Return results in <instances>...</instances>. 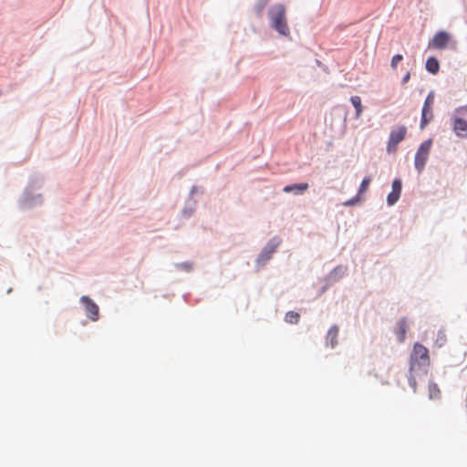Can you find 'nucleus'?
<instances>
[{
    "instance_id": "nucleus-11",
    "label": "nucleus",
    "mask_w": 467,
    "mask_h": 467,
    "mask_svg": "<svg viewBox=\"0 0 467 467\" xmlns=\"http://www.w3.org/2000/svg\"><path fill=\"white\" fill-rule=\"evenodd\" d=\"M450 41V35L445 31H440L434 35L430 46L437 49H443L447 47Z\"/></svg>"
},
{
    "instance_id": "nucleus-18",
    "label": "nucleus",
    "mask_w": 467,
    "mask_h": 467,
    "mask_svg": "<svg viewBox=\"0 0 467 467\" xmlns=\"http://www.w3.org/2000/svg\"><path fill=\"white\" fill-rule=\"evenodd\" d=\"M270 0H257L254 5V12L256 16L261 17L265 6Z\"/></svg>"
},
{
    "instance_id": "nucleus-26",
    "label": "nucleus",
    "mask_w": 467,
    "mask_h": 467,
    "mask_svg": "<svg viewBox=\"0 0 467 467\" xmlns=\"http://www.w3.org/2000/svg\"><path fill=\"white\" fill-rule=\"evenodd\" d=\"M359 201V194L358 193L356 196H354L353 198L346 201L343 204L344 206H353L355 205Z\"/></svg>"
},
{
    "instance_id": "nucleus-21",
    "label": "nucleus",
    "mask_w": 467,
    "mask_h": 467,
    "mask_svg": "<svg viewBox=\"0 0 467 467\" xmlns=\"http://www.w3.org/2000/svg\"><path fill=\"white\" fill-rule=\"evenodd\" d=\"M300 318V315L295 311H288L285 314V321L290 324H297Z\"/></svg>"
},
{
    "instance_id": "nucleus-2",
    "label": "nucleus",
    "mask_w": 467,
    "mask_h": 467,
    "mask_svg": "<svg viewBox=\"0 0 467 467\" xmlns=\"http://www.w3.org/2000/svg\"><path fill=\"white\" fill-rule=\"evenodd\" d=\"M43 180L41 178H32L29 184L25 189L24 192L18 200V205L23 210L32 209L40 206L44 202V198L41 193L34 192L35 187H40Z\"/></svg>"
},
{
    "instance_id": "nucleus-13",
    "label": "nucleus",
    "mask_w": 467,
    "mask_h": 467,
    "mask_svg": "<svg viewBox=\"0 0 467 467\" xmlns=\"http://www.w3.org/2000/svg\"><path fill=\"white\" fill-rule=\"evenodd\" d=\"M308 187L309 185L306 182L294 183L285 186L283 191L287 193L293 192L296 195H299L306 192Z\"/></svg>"
},
{
    "instance_id": "nucleus-20",
    "label": "nucleus",
    "mask_w": 467,
    "mask_h": 467,
    "mask_svg": "<svg viewBox=\"0 0 467 467\" xmlns=\"http://www.w3.org/2000/svg\"><path fill=\"white\" fill-rule=\"evenodd\" d=\"M350 101H351L353 107L356 109V117L359 118L360 115H361V112H362V103H361L360 97H358V96H352L350 98Z\"/></svg>"
},
{
    "instance_id": "nucleus-1",
    "label": "nucleus",
    "mask_w": 467,
    "mask_h": 467,
    "mask_svg": "<svg viewBox=\"0 0 467 467\" xmlns=\"http://www.w3.org/2000/svg\"><path fill=\"white\" fill-rule=\"evenodd\" d=\"M430 365L429 351L421 344L416 343L410 355V370L408 375V382L410 387L416 391V378L425 376L428 372Z\"/></svg>"
},
{
    "instance_id": "nucleus-6",
    "label": "nucleus",
    "mask_w": 467,
    "mask_h": 467,
    "mask_svg": "<svg viewBox=\"0 0 467 467\" xmlns=\"http://www.w3.org/2000/svg\"><path fill=\"white\" fill-rule=\"evenodd\" d=\"M432 140L431 139L424 140L418 148L415 159L414 166L419 173H421L425 169L427 161L429 159Z\"/></svg>"
},
{
    "instance_id": "nucleus-9",
    "label": "nucleus",
    "mask_w": 467,
    "mask_h": 467,
    "mask_svg": "<svg viewBox=\"0 0 467 467\" xmlns=\"http://www.w3.org/2000/svg\"><path fill=\"white\" fill-rule=\"evenodd\" d=\"M80 303L86 310L87 317L92 321H97L99 317L98 305L88 296H82L80 297Z\"/></svg>"
},
{
    "instance_id": "nucleus-3",
    "label": "nucleus",
    "mask_w": 467,
    "mask_h": 467,
    "mask_svg": "<svg viewBox=\"0 0 467 467\" xmlns=\"http://www.w3.org/2000/svg\"><path fill=\"white\" fill-rule=\"evenodd\" d=\"M270 26L279 35L287 36L290 34L283 4H275L267 11Z\"/></svg>"
},
{
    "instance_id": "nucleus-12",
    "label": "nucleus",
    "mask_w": 467,
    "mask_h": 467,
    "mask_svg": "<svg viewBox=\"0 0 467 467\" xmlns=\"http://www.w3.org/2000/svg\"><path fill=\"white\" fill-rule=\"evenodd\" d=\"M197 207V201L193 198L189 197L184 204V207L182 208L181 213L182 216L185 219H189L195 212Z\"/></svg>"
},
{
    "instance_id": "nucleus-5",
    "label": "nucleus",
    "mask_w": 467,
    "mask_h": 467,
    "mask_svg": "<svg viewBox=\"0 0 467 467\" xmlns=\"http://www.w3.org/2000/svg\"><path fill=\"white\" fill-rule=\"evenodd\" d=\"M281 244V239L278 236H274L265 244L259 253L256 260L255 266L257 270L265 267L267 262L272 258L273 254L276 252V249Z\"/></svg>"
},
{
    "instance_id": "nucleus-24",
    "label": "nucleus",
    "mask_w": 467,
    "mask_h": 467,
    "mask_svg": "<svg viewBox=\"0 0 467 467\" xmlns=\"http://www.w3.org/2000/svg\"><path fill=\"white\" fill-rule=\"evenodd\" d=\"M431 114H428L426 112L421 111V118H420V128L423 129L431 119Z\"/></svg>"
},
{
    "instance_id": "nucleus-23",
    "label": "nucleus",
    "mask_w": 467,
    "mask_h": 467,
    "mask_svg": "<svg viewBox=\"0 0 467 467\" xmlns=\"http://www.w3.org/2000/svg\"><path fill=\"white\" fill-rule=\"evenodd\" d=\"M371 182V178L370 176H366L363 178L361 183H360V186H359V189H358V194H361L362 192H366L369 183Z\"/></svg>"
},
{
    "instance_id": "nucleus-15",
    "label": "nucleus",
    "mask_w": 467,
    "mask_h": 467,
    "mask_svg": "<svg viewBox=\"0 0 467 467\" xmlns=\"http://www.w3.org/2000/svg\"><path fill=\"white\" fill-rule=\"evenodd\" d=\"M337 335H338V327L337 325H333L327 331V342H329L332 348H335L337 344Z\"/></svg>"
},
{
    "instance_id": "nucleus-27",
    "label": "nucleus",
    "mask_w": 467,
    "mask_h": 467,
    "mask_svg": "<svg viewBox=\"0 0 467 467\" xmlns=\"http://www.w3.org/2000/svg\"><path fill=\"white\" fill-rule=\"evenodd\" d=\"M195 193H200V194H202L203 193V190L199 187V186H196V185H193L190 191V194H189V197L192 198V195L195 194Z\"/></svg>"
},
{
    "instance_id": "nucleus-16",
    "label": "nucleus",
    "mask_w": 467,
    "mask_h": 467,
    "mask_svg": "<svg viewBox=\"0 0 467 467\" xmlns=\"http://www.w3.org/2000/svg\"><path fill=\"white\" fill-rule=\"evenodd\" d=\"M426 69L431 74H437L440 69V63L434 57H431L426 61Z\"/></svg>"
},
{
    "instance_id": "nucleus-22",
    "label": "nucleus",
    "mask_w": 467,
    "mask_h": 467,
    "mask_svg": "<svg viewBox=\"0 0 467 467\" xmlns=\"http://www.w3.org/2000/svg\"><path fill=\"white\" fill-rule=\"evenodd\" d=\"M429 392H430L431 399L438 398L439 394H440V389L438 388V385L433 382H431L429 384Z\"/></svg>"
},
{
    "instance_id": "nucleus-17",
    "label": "nucleus",
    "mask_w": 467,
    "mask_h": 467,
    "mask_svg": "<svg viewBox=\"0 0 467 467\" xmlns=\"http://www.w3.org/2000/svg\"><path fill=\"white\" fill-rule=\"evenodd\" d=\"M434 101V94L432 91H431L427 98L425 99V101H424V104H423V107H422V109L421 111L422 112H426L428 114H431V118H432V109H431V105Z\"/></svg>"
},
{
    "instance_id": "nucleus-8",
    "label": "nucleus",
    "mask_w": 467,
    "mask_h": 467,
    "mask_svg": "<svg viewBox=\"0 0 467 467\" xmlns=\"http://www.w3.org/2000/svg\"><path fill=\"white\" fill-rule=\"evenodd\" d=\"M348 273V266L339 265L333 268L328 275L324 278L326 285L321 288V292H325L329 286L337 283Z\"/></svg>"
},
{
    "instance_id": "nucleus-4",
    "label": "nucleus",
    "mask_w": 467,
    "mask_h": 467,
    "mask_svg": "<svg viewBox=\"0 0 467 467\" xmlns=\"http://www.w3.org/2000/svg\"><path fill=\"white\" fill-rule=\"evenodd\" d=\"M452 130L457 137L467 136V105L456 108L451 118Z\"/></svg>"
},
{
    "instance_id": "nucleus-10",
    "label": "nucleus",
    "mask_w": 467,
    "mask_h": 467,
    "mask_svg": "<svg viewBox=\"0 0 467 467\" xmlns=\"http://www.w3.org/2000/svg\"><path fill=\"white\" fill-rule=\"evenodd\" d=\"M391 192L387 196V204L393 206L400 199L402 191V182L400 179H395L392 182Z\"/></svg>"
},
{
    "instance_id": "nucleus-19",
    "label": "nucleus",
    "mask_w": 467,
    "mask_h": 467,
    "mask_svg": "<svg viewBox=\"0 0 467 467\" xmlns=\"http://www.w3.org/2000/svg\"><path fill=\"white\" fill-rule=\"evenodd\" d=\"M173 265L176 270L183 271L186 273L192 272L194 268V264L190 261H186V262H182V263H175Z\"/></svg>"
},
{
    "instance_id": "nucleus-28",
    "label": "nucleus",
    "mask_w": 467,
    "mask_h": 467,
    "mask_svg": "<svg viewBox=\"0 0 467 467\" xmlns=\"http://www.w3.org/2000/svg\"><path fill=\"white\" fill-rule=\"evenodd\" d=\"M410 78V74L408 72L401 79L402 84L407 83Z\"/></svg>"
},
{
    "instance_id": "nucleus-14",
    "label": "nucleus",
    "mask_w": 467,
    "mask_h": 467,
    "mask_svg": "<svg viewBox=\"0 0 467 467\" xmlns=\"http://www.w3.org/2000/svg\"><path fill=\"white\" fill-rule=\"evenodd\" d=\"M408 327V320L407 317H401L397 323L396 334L398 337V340L400 342H403L405 339V335L407 333Z\"/></svg>"
},
{
    "instance_id": "nucleus-25",
    "label": "nucleus",
    "mask_w": 467,
    "mask_h": 467,
    "mask_svg": "<svg viewBox=\"0 0 467 467\" xmlns=\"http://www.w3.org/2000/svg\"><path fill=\"white\" fill-rule=\"evenodd\" d=\"M402 59H403V56L402 55L397 54V55L393 56L392 59H391V64H390L391 67L393 69H396L398 64L400 61H402Z\"/></svg>"
},
{
    "instance_id": "nucleus-7",
    "label": "nucleus",
    "mask_w": 467,
    "mask_h": 467,
    "mask_svg": "<svg viewBox=\"0 0 467 467\" xmlns=\"http://www.w3.org/2000/svg\"><path fill=\"white\" fill-rule=\"evenodd\" d=\"M407 134V128L403 125L392 129L389 132V141L387 145V152H395L398 145L401 142Z\"/></svg>"
}]
</instances>
